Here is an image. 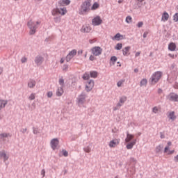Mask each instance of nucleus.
I'll use <instances>...</instances> for the list:
<instances>
[{
    "instance_id": "f257e3e1",
    "label": "nucleus",
    "mask_w": 178,
    "mask_h": 178,
    "mask_svg": "<svg viewBox=\"0 0 178 178\" xmlns=\"http://www.w3.org/2000/svg\"><path fill=\"white\" fill-rule=\"evenodd\" d=\"M90 10H91V0H86L81 4L79 14L84 16V15L90 13Z\"/></svg>"
},
{
    "instance_id": "f03ea898",
    "label": "nucleus",
    "mask_w": 178,
    "mask_h": 178,
    "mask_svg": "<svg viewBox=\"0 0 178 178\" xmlns=\"http://www.w3.org/2000/svg\"><path fill=\"white\" fill-rule=\"evenodd\" d=\"M40 24H41V21H40V20L33 21L31 19L28 22L27 26L30 30L29 34L31 35L35 34V31H37V29H38V26H40Z\"/></svg>"
},
{
    "instance_id": "7ed1b4c3",
    "label": "nucleus",
    "mask_w": 178,
    "mask_h": 178,
    "mask_svg": "<svg viewBox=\"0 0 178 178\" xmlns=\"http://www.w3.org/2000/svg\"><path fill=\"white\" fill-rule=\"evenodd\" d=\"M125 143H128L127 145V149H131L137 143V139H134V135L127 133V138H125Z\"/></svg>"
},
{
    "instance_id": "20e7f679",
    "label": "nucleus",
    "mask_w": 178,
    "mask_h": 178,
    "mask_svg": "<svg viewBox=\"0 0 178 178\" xmlns=\"http://www.w3.org/2000/svg\"><path fill=\"white\" fill-rule=\"evenodd\" d=\"M163 73L161 71H157L154 72L151 78H150V84L155 85L159 80H161V78L162 77Z\"/></svg>"
},
{
    "instance_id": "39448f33",
    "label": "nucleus",
    "mask_w": 178,
    "mask_h": 178,
    "mask_svg": "<svg viewBox=\"0 0 178 178\" xmlns=\"http://www.w3.org/2000/svg\"><path fill=\"white\" fill-rule=\"evenodd\" d=\"M66 13H67V10L65 7L61 8H54L51 10L52 16H56V15H61V16H65Z\"/></svg>"
},
{
    "instance_id": "423d86ee",
    "label": "nucleus",
    "mask_w": 178,
    "mask_h": 178,
    "mask_svg": "<svg viewBox=\"0 0 178 178\" xmlns=\"http://www.w3.org/2000/svg\"><path fill=\"white\" fill-rule=\"evenodd\" d=\"M91 52L95 56H99L102 54V48L100 47H95L91 49Z\"/></svg>"
},
{
    "instance_id": "0eeeda50",
    "label": "nucleus",
    "mask_w": 178,
    "mask_h": 178,
    "mask_svg": "<svg viewBox=\"0 0 178 178\" xmlns=\"http://www.w3.org/2000/svg\"><path fill=\"white\" fill-rule=\"evenodd\" d=\"M77 54V50L76 49H73L66 56V61L67 62H70V60H72V59H73V58H74V56H76V55Z\"/></svg>"
},
{
    "instance_id": "6e6552de",
    "label": "nucleus",
    "mask_w": 178,
    "mask_h": 178,
    "mask_svg": "<svg viewBox=\"0 0 178 178\" xmlns=\"http://www.w3.org/2000/svg\"><path fill=\"white\" fill-rule=\"evenodd\" d=\"M120 144V139H113L111 140L108 143V147L110 148H115V147H118Z\"/></svg>"
},
{
    "instance_id": "1a4fd4ad",
    "label": "nucleus",
    "mask_w": 178,
    "mask_h": 178,
    "mask_svg": "<svg viewBox=\"0 0 178 178\" xmlns=\"http://www.w3.org/2000/svg\"><path fill=\"white\" fill-rule=\"evenodd\" d=\"M92 24L93 26H99V24H102V19H101V17L96 16L94 17L92 20Z\"/></svg>"
},
{
    "instance_id": "9d476101",
    "label": "nucleus",
    "mask_w": 178,
    "mask_h": 178,
    "mask_svg": "<svg viewBox=\"0 0 178 178\" xmlns=\"http://www.w3.org/2000/svg\"><path fill=\"white\" fill-rule=\"evenodd\" d=\"M169 101H173L174 102H178V95L176 93H170L167 97Z\"/></svg>"
},
{
    "instance_id": "9b49d317",
    "label": "nucleus",
    "mask_w": 178,
    "mask_h": 178,
    "mask_svg": "<svg viewBox=\"0 0 178 178\" xmlns=\"http://www.w3.org/2000/svg\"><path fill=\"white\" fill-rule=\"evenodd\" d=\"M85 102H86V95H81L78 97V101H77V104H78L79 106H83V105H84Z\"/></svg>"
},
{
    "instance_id": "f8f14e48",
    "label": "nucleus",
    "mask_w": 178,
    "mask_h": 178,
    "mask_svg": "<svg viewBox=\"0 0 178 178\" xmlns=\"http://www.w3.org/2000/svg\"><path fill=\"white\" fill-rule=\"evenodd\" d=\"M92 88H94V81L90 80L86 85V90L90 92Z\"/></svg>"
},
{
    "instance_id": "ddd939ff",
    "label": "nucleus",
    "mask_w": 178,
    "mask_h": 178,
    "mask_svg": "<svg viewBox=\"0 0 178 178\" xmlns=\"http://www.w3.org/2000/svg\"><path fill=\"white\" fill-rule=\"evenodd\" d=\"M58 145H59V140L58 138H54L51 140V147L54 151H55Z\"/></svg>"
},
{
    "instance_id": "4468645a",
    "label": "nucleus",
    "mask_w": 178,
    "mask_h": 178,
    "mask_svg": "<svg viewBox=\"0 0 178 178\" xmlns=\"http://www.w3.org/2000/svg\"><path fill=\"white\" fill-rule=\"evenodd\" d=\"M168 146L165 147L164 152L167 153L168 155H172V154L175 153V150L169 151V147H170V145H172V142H168Z\"/></svg>"
},
{
    "instance_id": "2eb2a0df",
    "label": "nucleus",
    "mask_w": 178,
    "mask_h": 178,
    "mask_svg": "<svg viewBox=\"0 0 178 178\" xmlns=\"http://www.w3.org/2000/svg\"><path fill=\"white\" fill-rule=\"evenodd\" d=\"M131 47L130 46L126 47L122 49V54L124 56H129L130 55V49Z\"/></svg>"
},
{
    "instance_id": "dca6fc26",
    "label": "nucleus",
    "mask_w": 178,
    "mask_h": 178,
    "mask_svg": "<svg viewBox=\"0 0 178 178\" xmlns=\"http://www.w3.org/2000/svg\"><path fill=\"white\" fill-rule=\"evenodd\" d=\"M0 158H2L4 162H6L9 159V156L5 152V151L0 152Z\"/></svg>"
},
{
    "instance_id": "f3484780",
    "label": "nucleus",
    "mask_w": 178,
    "mask_h": 178,
    "mask_svg": "<svg viewBox=\"0 0 178 178\" xmlns=\"http://www.w3.org/2000/svg\"><path fill=\"white\" fill-rule=\"evenodd\" d=\"M60 6H66L70 5V0H60L58 1Z\"/></svg>"
},
{
    "instance_id": "a211bd4d",
    "label": "nucleus",
    "mask_w": 178,
    "mask_h": 178,
    "mask_svg": "<svg viewBox=\"0 0 178 178\" xmlns=\"http://www.w3.org/2000/svg\"><path fill=\"white\" fill-rule=\"evenodd\" d=\"M168 118L170 119V120H176V115L174 111H170L168 113Z\"/></svg>"
},
{
    "instance_id": "6ab92c4d",
    "label": "nucleus",
    "mask_w": 178,
    "mask_h": 178,
    "mask_svg": "<svg viewBox=\"0 0 178 178\" xmlns=\"http://www.w3.org/2000/svg\"><path fill=\"white\" fill-rule=\"evenodd\" d=\"M169 20V13L164 12L161 17L162 22H168Z\"/></svg>"
},
{
    "instance_id": "aec40b11",
    "label": "nucleus",
    "mask_w": 178,
    "mask_h": 178,
    "mask_svg": "<svg viewBox=\"0 0 178 178\" xmlns=\"http://www.w3.org/2000/svg\"><path fill=\"white\" fill-rule=\"evenodd\" d=\"M81 31L82 33H90V31H91V27L88 26H83Z\"/></svg>"
},
{
    "instance_id": "412c9836",
    "label": "nucleus",
    "mask_w": 178,
    "mask_h": 178,
    "mask_svg": "<svg viewBox=\"0 0 178 178\" xmlns=\"http://www.w3.org/2000/svg\"><path fill=\"white\" fill-rule=\"evenodd\" d=\"M176 48H177L176 43L175 42H170L168 44L169 51H176Z\"/></svg>"
},
{
    "instance_id": "4be33fe9",
    "label": "nucleus",
    "mask_w": 178,
    "mask_h": 178,
    "mask_svg": "<svg viewBox=\"0 0 178 178\" xmlns=\"http://www.w3.org/2000/svg\"><path fill=\"white\" fill-rule=\"evenodd\" d=\"M35 84L36 82L35 81L31 79L29 82H28V87L29 88H34L35 87Z\"/></svg>"
},
{
    "instance_id": "5701e85b",
    "label": "nucleus",
    "mask_w": 178,
    "mask_h": 178,
    "mask_svg": "<svg viewBox=\"0 0 178 178\" xmlns=\"http://www.w3.org/2000/svg\"><path fill=\"white\" fill-rule=\"evenodd\" d=\"M8 104V101L6 100H0V111H2L5 106Z\"/></svg>"
},
{
    "instance_id": "b1692460",
    "label": "nucleus",
    "mask_w": 178,
    "mask_h": 178,
    "mask_svg": "<svg viewBox=\"0 0 178 178\" xmlns=\"http://www.w3.org/2000/svg\"><path fill=\"white\" fill-rule=\"evenodd\" d=\"M112 40L120 41V40H123V35H120V33H118L113 38H112Z\"/></svg>"
},
{
    "instance_id": "393cba45",
    "label": "nucleus",
    "mask_w": 178,
    "mask_h": 178,
    "mask_svg": "<svg viewBox=\"0 0 178 178\" xmlns=\"http://www.w3.org/2000/svg\"><path fill=\"white\" fill-rule=\"evenodd\" d=\"M44 60V58L41 56H38L35 58V62L37 65H41Z\"/></svg>"
},
{
    "instance_id": "a878e982",
    "label": "nucleus",
    "mask_w": 178,
    "mask_h": 178,
    "mask_svg": "<svg viewBox=\"0 0 178 178\" xmlns=\"http://www.w3.org/2000/svg\"><path fill=\"white\" fill-rule=\"evenodd\" d=\"M63 95V88H58L56 91L57 97H62Z\"/></svg>"
},
{
    "instance_id": "bb28decb",
    "label": "nucleus",
    "mask_w": 178,
    "mask_h": 178,
    "mask_svg": "<svg viewBox=\"0 0 178 178\" xmlns=\"http://www.w3.org/2000/svg\"><path fill=\"white\" fill-rule=\"evenodd\" d=\"M99 8V3L95 2L91 7V10H97Z\"/></svg>"
},
{
    "instance_id": "cd10ccee",
    "label": "nucleus",
    "mask_w": 178,
    "mask_h": 178,
    "mask_svg": "<svg viewBox=\"0 0 178 178\" xmlns=\"http://www.w3.org/2000/svg\"><path fill=\"white\" fill-rule=\"evenodd\" d=\"M98 76V72L96 71H91L90 72V77H92L93 79H95Z\"/></svg>"
},
{
    "instance_id": "c85d7f7f",
    "label": "nucleus",
    "mask_w": 178,
    "mask_h": 178,
    "mask_svg": "<svg viewBox=\"0 0 178 178\" xmlns=\"http://www.w3.org/2000/svg\"><path fill=\"white\" fill-rule=\"evenodd\" d=\"M126 101H127V97L126 96H122L120 98V104H124Z\"/></svg>"
},
{
    "instance_id": "c756f323",
    "label": "nucleus",
    "mask_w": 178,
    "mask_h": 178,
    "mask_svg": "<svg viewBox=\"0 0 178 178\" xmlns=\"http://www.w3.org/2000/svg\"><path fill=\"white\" fill-rule=\"evenodd\" d=\"M123 47V44L122 43H118L116 44L115 49H117V51H120Z\"/></svg>"
},
{
    "instance_id": "7c9ffc66",
    "label": "nucleus",
    "mask_w": 178,
    "mask_h": 178,
    "mask_svg": "<svg viewBox=\"0 0 178 178\" xmlns=\"http://www.w3.org/2000/svg\"><path fill=\"white\" fill-rule=\"evenodd\" d=\"M7 137H10V134L6 133L0 134V138H6Z\"/></svg>"
},
{
    "instance_id": "2f4dec72",
    "label": "nucleus",
    "mask_w": 178,
    "mask_h": 178,
    "mask_svg": "<svg viewBox=\"0 0 178 178\" xmlns=\"http://www.w3.org/2000/svg\"><path fill=\"white\" fill-rule=\"evenodd\" d=\"M147 83H148V81H147L146 79H143L140 81V86L143 87V86H147Z\"/></svg>"
},
{
    "instance_id": "473e14b6",
    "label": "nucleus",
    "mask_w": 178,
    "mask_h": 178,
    "mask_svg": "<svg viewBox=\"0 0 178 178\" xmlns=\"http://www.w3.org/2000/svg\"><path fill=\"white\" fill-rule=\"evenodd\" d=\"M82 78L83 79V80H88V79H90V74L88 73H85Z\"/></svg>"
},
{
    "instance_id": "72a5a7b5",
    "label": "nucleus",
    "mask_w": 178,
    "mask_h": 178,
    "mask_svg": "<svg viewBox=\"0 0 178 178\" xmlns=\"http://www.w3.org/2000/svg\"><path fill=\"white\" fill-rule=\"evenodd\" d=\"M155 151L156 152V154H159V152H161V151H162V147L161 145H159L156 147Z\"/></svg>"
},
{
    "instance_id": "f704fd0d",
    "label": "nucleus",
    "mask_w": 178,
    "mask_h": 178,
    "mask_svg": "<svg viewBox=\"0 0 178 178\" xmlns=\"http://www.w3.org/2000/svg\"><path fill=\"white\" fill-rule=\"evenodd\" d=\"M123 83H124V79H122V80L119 81L117 83L118 87H122V86H123Z\"/></svg>"
},
{
    "instance_id": "c9c22d12",
    "label": "nucleus",
    "mask_w": 178,
    "mask_h": 178,
    "mask_svg": "<svg viewBox=\"0 0 178 178\" xmlns=\"http://www.w3.org/2000/svg\"><path fill=\"white\" fill-rule=\"evenodd\" d=\"M29 99L30 101H33V99H35V94L32 93L30 95V96L29 97Z\"/></svg>"
},
{
    "instance_id": "e433bc0d",
    "label": "nucleus",
    "mask_w": 178,
    "mask_h": 178,
    "mask_svg": "<svg viewBox=\"0 0 178 178\" xmlns=\"http://www.w3.org/2000/svg\"><path fill=\"white\" fill-rule=\"evenodd\" d=\"M132 21H133V18L131 17V16H127L126 17V22L127 23H131Z\"/></svg>"
},
{
    "instance_id": "4c0bfd02",
    "label": "nucleus",
    "mask_w": 178,
    "mask_h": 178,
    "mask_svg": "<svg viewBox=\"0 0 178 178\" xmlns=\"http://www.w3.org/2000/svg\"><path fill=\"white\" fill-rule=\"evenodd\" d=\"M173 21L175 22H178V13H175L173 15Z\"/></svg>"
},
{
    "instance_id": "58836bf2",
    "label": "nucleus",
    "mask_w": 178,
    "mask_h": 178,
    "mask_svg": "<svg viewBox=\"0 0 178 178\" xmlns=\"http://www.w3.org/2000/svg\"><path fill=\"white\" fill-rule=\"evenodd\" d=\"M159 111V108H158L157 106L154 107L152 109V112H154V113H158Z\"/></svg>"
},
{
    "instance_id": "ea45409f",
    "label": "nucleus",
    "mask_w": 178,
    "mask_h": 178,
    "mask_svg": "<svg viewBox=\"0 0 178 178\" xmlns=\"http://www.w3.org/2000/svg\"><path fill=\"white\" fill-rule=\"evenodd\" d=\"M59 84H60V86H62V87H63V85L65 84V80H63V79H60Z\"/></svg>"
},
{
    "instance_id": "a19ab883",
    "label": "nucleus",
    "mask_w": 178,
    "mask_h": 178,
    "mask_svg": "<svg viewBox=\"0 0 178 178\" xmlns=\"http://www.w3.org/2000/svg\"><path fill=\"white\" fill-rule=\"evenodd\" d=\"M83 149H84L85 152H88V153L91 152V148H90V147H86Z\"/></svg>"
},
{
    "instance_id": "79ce46f5",
    "label": "nucleus",
    "mask_w": 178,
    "mask_h": 178,
    "mask_svg": "<svg viewBox=\"0 0 178 178\" xmlns=\"http://www.w3.org/2000/svg\"><path fill=\"white\" fill-rule=\"evenodd\" d=\"M111 62H113L115 63V62H116L118 60V58H116V56H112L111 58Z\"/></svg>"
},
{
    "instance_id": "37998d69",
    "label": "nucleus",
    "mask_w": 178,
    "mask_h": 178,
    "mask_svg": "<svg viewBox=\"0 0 178 178\" xmlns=\"http://www.w3.org/2000/svg\"><path fill=\"white\" fill-rule=\"evenodd\" d=\"M95 56H94L93 55H90L89 57V60H91L92 62L95 60Z\"/></svg>"
},
{
    "instance_id": "c03bdc74",
    "label": "nucleus",
    "mask_w": 178,
    "mask_h": 178,
    "mask_svg": "<svg viewBox=\"0 0 178 178\" xmlns=\"http://www.w3.org/2000/svg\"><path fill=\"white\" fill-rule=\"evenodd\" d=\"M67 69H69V65H64L63 67V70L66 71V70H67Z\"/></svg>"
},
{
    "instance_id": "a18cd8bd",
    "label": "nucleus",
    "mask_w": 178,
    "mask_h": 178,
    "mask_svg": "<svg viewBox=\"0 0 178 178\" xmlns=\"http://www.w3.org/2000/svg\"><path fill=\"white\" fill-rule=\"evenodd\" d=\"M52 95H54V93H52V92H47L48 98H51L52 97Z\"/></svg>"
},
{
    "instance_id": "49530a36",
    "label": "nucleus",
    "mask_w": 178,
    "mask_h": 178,
    "mask_svg": "<svg viewBox=\"0 0 178 178\" xmlns=\"http://www.w3.org/2000/svg\"><path fill=\"white\" fill-rule=\"evenodd\" d=\"M90 44H94V42H97V40L95 39H90L89 40Z\"/></svg>"
},
{
    "instance_id": "de8ad7c7",
    "label": "nucleus",
    "mask_w": 178,
    "mask_h": 178,
    "mask_svg": "<svg viewBox=\"0 0 178 178\" xmlns=\"http://www.w3.org/2000/svg\"><path fill=\"white\" fill-rule=\"evenodd\" d=\"M143 24H144V23L143 22H140L138 23L137 26H138V27L140 28V27H143Z\"/></svg>"
},
{
    "instance_id": "09e8293b",
    "label": "nucleus",
    "mask_w": 178,
    "mask_h": 178,
    "mask_svg": "<svg viewBox=\"0 0 178 178\" xmlns=\"http://www.w3.org/2000/svg\"><path fill=\"white\" fill-rule=\"evenodd\" d=\"M63 155H64V156H67V155H69V154L67 153V151L63 150Z\"/></svg>"
},
{
    "instance_id": "8fccbe9b",
    "label": "nucleus",
    "mask_w": 178,
    "mask_h": 178,
    "mask_svg": "<svg viewBox=\"0 0 178 178\" xmlns=\"http://www.w3.org/2000/svg\"><path fill=\"white\" fill-rule=\"evenodd\" d=\"M22 63H25V62H27V58L26 57H24L21 59Z\"/></svg>"
},
{
    "instance_id": "3c124183",
    "label": "nucleus",
    "mask_w": 178,
    "mask_h": 178,
    "mask_svg": "<svg viewBox=\"0 0 178 178\" xmlns=\"http://www.w3.org/2000/svg\"><path fill=\"white\" fill-rule=\"evenodd\" d=\"M41 175L43 176V177H45V170H42V171H41Z\"/></svg>"
},
{
    "instance_id": "603ef678",
    "label": "nucleus",
    "mask_w": 178,
    "mask_h": 178,
    "mask_svg": "<svg viewBox=\"0 0 178 178\" xmlns=\"http://www.w3.org/2000/svg\"><path fill=\"white\" fill-rule=\"evenodd\" d=\"M175 162H178V154L174 157Z\"/></svg>"
},
{
    "instance_id": "864d4df0",
    "label": "nucleus",
    "mask_w": 178,
    "mask_h": 178,
    "mask_svg": "<svg viewBox=\"0 0 178 178\" xmlns=\"http://www.w3.org/2000/svg\"><path fill=\"white\" fill-rule=\"evenodd\" d=\"M54 22H55V23H58V22H59V18L58 17H55L54 18Z\"/></svg>"
},
{
    "instance_id": "5fc2aeb1",
    "label": "nucleus",
    "mask_w": 178,
    "mask_h": 178,
    "mask_svg": "<svg viewBox=\"0 0 178 178\" xmlns=\"http://www.w3.org/2000/svg\"><path fill=\"white\" fill-rule=\"evenodd\" d=\"M140 54H141V52H140V51L136 52V54H135L136 57L140 56Z\"/></svg>"
},
{
    "instance_id": "6e6d98bb",
    "label": "nucleus",
    "mask_w": 178,
    "mask_h": 178,
    "mask_svg": "<svg viewBox=\"0 0 178 178\" xmlns=\"http://www.w3.org/2000/svg\"><path fill=\"white\" fill-rule=\"evenodd\" d=\"M38 133V129H33V134H37Z\"/></svg>"
},
{
    "instance_id": "4d7b16f0",
    "label": "nucleus",
    "mask_w": 178,
    "mask_h": 178,
    "mask_svg": "<svg viewBox=\"0 0 178 178\" xmlns=\"http://www.w3.org/2000/svg\"><path fill=\"white\" fill-rule=\"evenodd\" d=\"M60 63L62 64V63H65V58H61L60 60Z\"/></svg>"
},
{
    "instance_id": "13d9d810",
    "label": "nucleus",
    "mask_w": 178,
    "mask_h": 178,
    "mask_svg": "<svg viewBox=\"0 0 178 178\" xmlns=\"http://www.w3.org/2000/svg\"><path fill=\"white\" fill-rule=\"evenodd\" d=\"M174 88L178 89V83H175V84L174 85Z\"/></svg>"
},
{
    "instance_id": "bf43d9fd",
    "label": "nucleus",
    "mask_w": 178,
    "mask_h": 178,
    "mask_svg": "<svg viewBox=\"0 0 178 178\" xmlns=\"http://www.w3.org/2000/svg\"><path fill=\"white\" fill-rule=\"evenodd\" d=\"M78 54H79V55L83 54V50H79V51H78Z\"/></svg>"
},
{
    "instance_id": "052dcab7",
    "label": "nucleus",
    "mask_w": 178,
    "mask_h": 178,
    "mask_svg": "<svg viewBox=\"0 0 178 178\" xmlns=\"http://www.w3.org/2000/svg\"><path fill=\"white\" fill-rule=\"evenodd\" d=\"M122 105H123V104H122V103H120V102H119V103L117 104L118 106H122Z\"/></svg>"
},
{
    "instance_id": "680f3d73",
    "label": "nucleus",
    "mask_w": 178,
    "mask_h": 178,
    "mask_svg": "<svg viewBox=\"0 0 178 178\" xmlns=\"http://www.w3.org/2000/svg\"><path fill=\"white\" fill-rule=\"evenodd\" d=\"M134 72H135V73H138V69L136 68V69L134 70Z\"/></svg>"
},
{
    "instance_id": "e2e57ef3",
    "label": "nucleus",
    "mask_w": 178,
    "mask_h": 178,
    "mask_svg": "<svg viewBox=\"0 0 178 178\" xmlns=\"http://www.w3.org/2000/svg\"><path fill=\"white\" fill-rule=\"evenodd\" d=\"M161 138H165V135L162 134L161 135Z\"/></svg>"
},
{
    "instance_id": "0e129e2a",
    "label": "nucleus",
    "mask_w": 178,
    "mask_h": 178,
    "mask_svg": "<svg viewBox=\"0 0 178 178\" xmlns=\"http://www.w3.org/2000/svg\"><path fill=\"white\" fill-rule=\"evenodd\" d=\"M143 38H147V33H145L143 34Z\"/></svg>"
},
{
    "instance_id": "69168bd1",
    "label": "nucleus",
    "mask_w": 178,
    "mask_h": 178,
    "mask_svg": "<svg viewBox=\"0 0 178 178\" xmlns=\"http://www.w3.org/2000/svg\"><path fill=\"white\" fill-rule=\"evenodd\" d=\"M169 56H170V58H175V55H172V54H169Z\"/></svg>"
},
{
    "instance_id": "338daca9",
    "label": "nucleus",
    "mask_w": 178,
    "mask_h": 178,
    "mask_svg": "<svg viewBox=\"0 0 178 178\" xmlns=\"http://www.w3.org/2000/svg\"><path fill=\"white\" fill-rule=\"evenodd\" d=\"M162 92V89H159V94H161Z\"/></svg>"
},
{
    "instance_id": "774afa93",
    "label": "nucleus",
    "mask_w": 178,
    "mask_h": 178,
    "mask_svg": "<svg viewBox=\"0 0 178 178\" xmlns=\"http://www.w3.org/2000/svg\"><path fill=\"white\" fill-rule=\"evenodd\" d=\"M137 1H138V2H140V3L144 2V0H137Z\"/></svg>"
}]
</instances>
